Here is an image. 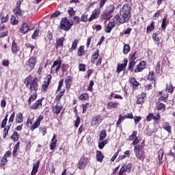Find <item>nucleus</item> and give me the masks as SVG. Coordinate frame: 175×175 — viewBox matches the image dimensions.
<instances>
[{
	"instance_id": "obj_1",
	"label": "nucleus",
	"mask_w": 175,
	"mask_h": 175,
	"mask_svg": "<svg viewBox=\"0 0 175 175\" xmlns=\"http://www.w3.org/2000/svg\"><path fill=\"white\" fill-rule=\"evenodd\" d=\"M131 6L129 4H124L122 8L120 10V16L119 17V23L120 24H124L129 21V17H131Z\"/></svg>"
},
{
	"instance_id": "obj_2",
	"label": "nucleus",
	"mask_w": 175,
	"mask_h": 175,
	"mask_svg": "<svg viewBox=\"0 0 175 175\" xmlns=\"http://www.w3.org/2000/svg\"><path fill=\"white\" fill-rule=\"evenodd\" d=\"M134 152L136 158L139 159V161H142V162L146 159V152H144V148H143V146L140 145L134 146Z\"/></svg>"
},
{
	"instance_id": "obj_3",
	"label": "nucleus",
	"mask_w": 175,
	"mask_h": 175,
	"mask_svg": "<svg viewBox=\"0 0 175 175\" xmlns=\"http://www.w3.org/2000/svg\"><path fill=\"white\" fill-rule=\"evenodd\" d=\"M73 25V21L69 20L68 18H63L60 22V29L63 31H69Z\"/></svg>"
},
{
	"instance_id": "obj_4",
	"label": "nucleus",
	"mask_w": 175,
	"mask_h": 175,
	"mask_svg": "<svg viewBox=\"0 0 175 175\" xmlns=\"http://www.w3.org/2000/svg\"><path fill=\"white\" fill-rule=\"evenodd\" d=\"M38 62V59L35 56L31 57L26 62H25V68L28 70V72H31V70H33L36 64Z\"/></svg>"
},
{
	"instance_id": "obj_5",
	"label": "nucleus",
	"mask_w": 175,
	"mask_h": 175,
	"mask_svg": "<svg viewBox=\"0 0 175 175\" xmlns=\"http://www.w3.org/2000/svg\"><path fill=\"white\" fill-rule=\"evenodd\" d=\"M62 64V61L60 60V59H57L56 61H55L51 68V73H53L54 72L55 73H58V71L59 69H61Z\"/></svg>"
},
{
	"instance_id": "obj_6",
	"label": "nucleus",
	"mask_w": 175,
	"mask_h": 175,
	"mask_svg": "<svg viewBox=\"0 0 175 175\" xmlns=\"http://www.w3.org/2000/svg\"><path fill=\"white\" fill-rule=\"evenodd\" d=\"M114 12V6L110 5L107 9V11L103 14V18H105V20L109 21L113 16L111 15V13Z\"/></svg>"
},
{
	"instance_id": "obj_7",
	"label": "nucleus",
	"mask_w": 175,
	"mask_h": 175,
	"mask_svg": "<svg viewBox=\"0 0 175 175\" xmlns=\"http://www.w3.org/2000/svg\"><path fill=\"white\" fill-rule=\"evenodd\" d=\"M20 6H21V1H18L13 10L14 14H16L17 17H23V11H21Z\"/></svg>"
},
{
	"instance_id": "obj_8",
	"label": "nucleus",
	"mask_w": 175,
	"mask_h": 175,
	"mask_svg": "<svg viewBox=\"0 0 175 175\" xmlns=\"http://www.w3.org/2000/svg\"><path fill=\"white\" fill-rule=\"evenodd\" d=\"M88 165V157H81L78 163V168L81 170L84 169Z\"/></svg>"
},
{
	"instance_id": "obj_9",
	"label": "nucleus",
	"mask_w": 175,
	"mask_h": 175,
	"mask_svg": "<svg viewBox=\"0 0 175 175\" xmlns=\"http://www.w3.org/2000/svg\"><path fill=\"white\" fill-rule=\"evenodd\" d=\"M126 65H128V59L124 58L122 64H118L116 72L117 73H121L123 70H125V68H126Z\"/></svg>"
},
{
	"instance_id": "obj_10",
	"label": "nucleus",
	"mask_w": 175,
	"mask_h": 175,
	"mask_svg": "<svg viewBox=\"0 0 175 175\" xmlns=\"http://www.w3.org/2000/svg\"><path fill=\"white\" fill-rule=\"evenodd\" d=\"M42 121H43V116L40 115L37 119V120L33 123L31 127V131H35V129H36L37 128H39V126H40V122H42Z\"/></svg>"
},
{
	"instance_id": "obj_11",
	"label": "nucleus",
	"mask_w": 175,
	"mask_h": 175,
	"mask_svg": "<svg viewBox=\"0 0 175 175\" xmlns=\"http://www.w3.org/2000/svg\"><path fill=\"white\" fill-rule=\"evenodd\" d=\"M51 81V75H47L42 83V91H47V88Z\"/></svg>"
},
{
	"instance_id": "obj_12",
	"label": "nucleus",
	"mask_w": 175,
	"mask_h": 175,
	"mask_svg": "<svg viewBox=\"0 0 175 175\" xmlns=\"http://www.w3.org/2000/svg\"><path fill=\"white\" fill-rule=\"evenodd\" d=\"M99 14H100V9L96 8L94 11H92V15L90 18L88 19L89 21H92V20L98 18V17H99Z\"/></svg>"
},
{
	"instance_id": "obj_13",
	"label": "nucleus",
	"mask_w": 175,
	"mask_h": 175,
	"mask_svg": "<svg viewBox=\"0 0 175 175\" xmlns=\"http://www.w3.org/2000/svg\"><path fill=\"white\" fill-rule=\"evenodd\" d=\"M39 90V85L38 84V78H33V83L30 85V91H34L36 92Z\"/></svg>"
},
{
	"instance_id": "obj_14",
	"label": "nucleus",
	"mask_w": 175,
	"mask_h": 175,
	"mask_svg": "<svg viewBox=\"0 0 175 175\" xmlns=\"http://www.w3.org/2000/svg\"><path fill=\"white\" fill-rule=\"evenodd\" d=\"M102 116L100 115L93 116L92 120H91V124L93 126L98 125L99 122H102Z\"/></svg>"
},
{
	"instance_id": "obj_15",
	"label": "nucleus",
	"mask_w": 175,
	"mask_h": 175,
	"mask_svg": "<svg viewBox=\"0 0 175 175\" xmlns=\"http://www.w3.org/2000/svg\"><path fill=\"white\" fill-rule=\"evenodd\" d=\"M146 68V62L141 61L139 64L137 66V68L135 69V73H139V72H142L144 69Z\"/></svg>"
},
{
	"instance_id": "obj_16",
	"label": "nucleus",
	"mask_w": 175,
	"mask_h": 175,
	"mask_svg": "<svg viewBox=\"0 0 175 175\" xmlns=\"http://www.w3.org/2000/svg\"><path fill=\"white\" fill-rule=\"evenodd\" d=\"M118 103L114 101H109L107 104V109L109 110H113V109H117L118 107Z\"/></svg>"
},
{
	"instance_id": "obj_17",
	"label": "nucleus",
	"mask_w": 175,
	"mask_h": 175,
	"mask_svg": "<svg viewBox=\"0 0 175 175\" xmlns=\"http://www.w3.org/2000/svg\"><path fill=\"white\" fill-rule=\"evenodd\" d=\"M40 165V161H38L37 163L33 164V168L31 170V175H36L38 170H39V166Z\"/></svg>"
},
{
	"instance_id": "obj_18",
	"label": "nucleus",
	"mask_w": 175,
	"mask_h": 175,
	"mask_svg": "<svg viewBox=\"0 0 175 175\" xmlns=\"http://www.w3.org/2000/svg\"><path fill=\"white\" fill-rule=\"evenodd\" d=\"M42 100H38L31 107L32 110H38V109H42Z\"/></svg>"
},
{
	"instance_id": "obj_19",
	"label": "nucleus",
	"mask_w": 175,
	"mask_h": 175,
	"mask_svg": "<svg viewBox=\"0 0 175 175\" xmlns=\"http://www.w3.org/2000/svg\"><path fill=\"white\" fill-rule=\"evenodd\" d=\"M57 142H58V140L57 139V135L54 134L51 140V144L50 145V148L51 150H54V148L57 147Z\"/></svg>"
},
{
	"instance_id": "obj_20",
	"label": "nucleus",
	"mask_w": 175,
	"mask_h": 175,
	"mask_svg": "<svg viewBox=\"0 0 175 175\" xmlns=\"http://www.w3.org/2000/svg\"><path fill=\"white\" fill-rule=\"evenodd\" d=\"M146 93H142L140 95L138 96L137 104L140 105L142 103H144V102L146 100Z\"/></svg>"
},
{
	"instance_id": "obj_21",
	"label": "nucleus",
	"mask_w": 175,
	"mask_h": 175,
	"mask_svg": "<svg viewBox=\"0 0 175 175\" xmlns=\"http://www.w3.org/2000/svg\"><path fill=\"white\" fill-rule=\"evenodd\" d=\"M152 39L157 46H159V41L161 40V37L159 36V32L153 33Z\"/></svg>"
},
{
	"instance_id": "obj_22",
	"label": "nucleus",
	"mask_w": 175,
	"mask_h": 175,
	"mask_svg": "<svg viewBox=\"0 0 175 175\" xmlns=\"http://www.w3.org/2000/svg\"><path fill=\"white\" fill-rule=\"evenodd\" d=\"M148 79L150 80L154 87H155V73L154 72V71H150L149 72V75L148 76Z\"/></svg>"
},
{
	"instance_id": "obj_23",
	"label": "nucleus",
	"mask_w": 175,
	"mask_h": 175,
	"mask_svg": "<svg viewBox=\"0 0 175 175\" xmlns=\"http://www.w3.org/2000/svg\"><path fill=\"white\" fill-rule=\"evenodd\" d=\"M136 53L132 55L131 58L130 59V64H129V69H132L134 65H136Z\"/></svg>"
},
{
	"instance_id": "obj_24",
	"label": "nucleus",
	"mask_w": 175,
	"mask_h": 175,
	"mask_svg": "<svg viewBox=\"0 0 175 175\" xmlns=\"http://www.w3.org/2000/svg\"><path fill=\"white\" fill-rule=\"evenodd\" d=\"M72 80H73V77H72L70 76H68L66 78L65 84H66V88H70V85L72 84Z\"/></svg>"
},
{
	"instance_id": "obj_25",
	"label": "nucleus",
	"mask_w": 175,
	"mask_h": 175,
	"mask_svg": "<svg viewBox=\"0 0 175 175\" xmlns=\"http://www.w3.org/2000/svg\"><path fill=\"white\" fill-rule=\"evenodd\" d=\"M15 121L17 124H21L23 121V116L21 112L18 113L16 116Z\"/></svg>"
},
{
	"instance_id": "obj_26",
	"label": "nucleus",
	"mask_w": 175,
	"mask_h": 175,
	"mask_svg": "<svg viewBox=\"0 0 175 175\" xmlns=\"http://www.w3.org/2000/svg\"><path fill=\"white\" fill-rule=\"evenodd\" d=\"M29 31V26L28 25V23H23L21 28V32H22V33H27Z\"/></svg>"
},
{
	"instance_id": "obj_27",
	"label": "nucleus",
	"mask_w": 175,
	"mask_h": 175,
	"mask_svg": "<svg viewBox=\"0 0 175 175\" xmlns=\"http://www.w3.org/2000/svg\"><path fill=\"white\" fill-rule=\"evenodd\" d=\"M53 110L56 114H59L61 110H62V105L59 103H57V105L54 107Z\"/></svg>"
},
{
	"instance_id": "obj_28",
	"label": "nucleus",
	"mask_w": 175,
	"mask_h": 175,
	"mask_svg": "<svg viewBox=\"0 0 175 175\" xmlns=\"http://www.w3.org/2000/svg\"><path fill=\"white\" fill-rule=\"evenodd\" d=\"M19 148H20V142H18L14 147V150L12 152L13 157H17V155H18Z\"/></svg>"
},
{
	"instance_id": "obj_29",
	"label": "nucleus",
	"mask_w": 175,
	"mask_h": 175,
	"mask_svg": "<svg viewBox=\"0 0 175 175\" xmlns=\"http://www.w3.org/2000/svg\"><path fill=\"white\" fill-rule=\"evenodd\" d=\"M130 83L132 84L133 88H136L137 87H139V83L136 81V78L135 77H131L129 79Z\"/></svg>"
},
{
	"instance_id": "obj_30",
	"label": "nucleus",
	"mask_w": 175,
	"mask_h": 175,
	"mask_svg": "<svg viewBox=\"0 0 175 175\" xmlns=\"http://www.w3.org/2000/svg\"><path fill=\"white\" fill-rule=\"evenodd\" d=\"M10 155H12V152H10V151L8 150L5 152L3 159L1 160V165H5V163L8 162V159L6 158L9 157Z\"/></svg>"
},
{
	"instance_id": "obj_31",
	"label": "nucleus",
	"mask_w": 175,
	"mask_h": 175,
	"mask_svg": "<svg viewBox=\"0 0 175 175\" xmlns=\"http://www.w3.org/2000/svg\"><path fill=\"white\" fill-rule=\"evenodd\" d=\"M79 43V40H75L72 42L71 48L69 49V53H72L74 50H76L77 49V44Z\"/></svg>"
},
{
	"instance_id": "obj_32",
	"label": "nucleus",
	"mask_w": 175,
	"mask_h": 175,
	"mask_svg": "<svg viewBox=\"0 0 175 175\" xmlns=\"http://www.w3.org/2000/svg\"><path fill=\"white\" fill-rule=\"evenodd\" d=\"M0 17H1L2 24H3V23L8 22V20H9V16H8V14H2L1 13V14H0Z\"/></svg>"
},
{
	"instance_id": "obj_33",
	"label": "nucleus",
	"mask_w": 175,
	"mask_h": 175,
	"mask_svg": "<svg viewBox=\"0 0 175 175\" xmlns=\"http://www.w3.org/2000/svg\"><path fill=\"white\" fill-rule=\"evenodd\" d=\"M33 83V77L29 76L25 79V85H31Z\"/></svg>"
},
{
	"instance_id": "obj_34",
	"label": "nucleus",
	"mask_w": 175,
	"mask_h": 175,
	"mask_svg": "<svg viewBox=\"0 0 175 175\" xmlns=\"http://www.w3.org/2000/svg\"><path fill=\"white\" fill-rule=\"evenodd\" d=\"M163 129L165 131H167L169 133H172V126H170V124H169L168 122H165L163 126Z\"/></svg>"
},
{
	"instance_id": "obj_35",
	"label": "nucleus",
	"mask_w": 175,
	"mask_h": 175,
	"mask_svg": "<svg viewBox=\"0 0 175 175\" xmlns=\"http://www.w3.org/2000/svg\"><path fill=\"white\" fill-rule=\"evenodd\" d=\"M64 40H65L64 37H62L57 40L56 49H58V47H62V46H64Z\"/></svg>"
},
{
	"instance_id": "obj_36",
	"label": "nucleus",
	"mask_w": 175,
	"mask_h": 175,
	"mask_svg": "<svg viewBox=\"0 0 175 175\" xmlns=\"http://www.w3.org/2000/svg\"><path fill=\"white\" fill-rule=\"evenodd\" d=\"M18 46H17V44L16 42H12V51L13 54H17L18 53Z\"/></svg>"
},
{
	"instance_id": "obj_37",
	"label": "nucleus",
	"mask_w": 175,
	"mask_h": 175,
	"mask_svg": "<svg viewBox=\"0 0 175 175\" xmlns=\"http://www.w3.org/2000/svg\"><path fill=\"white\" fill-rule=\"evenodd\" d=\"M36 98H38V93H34L33 95H31L29 98L28 105H31L32 102L36 100Z\"/></svg>"
},
{
	"instance_id": "obj_38",
	"label": "nucleus",
	"mask_w": 175,
	"mask_h": 175,
	"mask_svg": "<svg viewBox=\"0 0 175 175\" xmlns=\"http://www.w3.org/2000/svg\"><path fill=\"white\" fill-rule=\"evenodd\" d=\"M107 144V139H105L104 141H99L98 140V148L100 150H103L105 146Z\"/></svg>"
},
{
	"instance_id": "obj_39",
	"label": "nucleus",
	"mask_w": 175,
	"mask_h": 175,
	"mask_svg": "<svg viewBox=\"0 0 175 175\" xmlns=\"http://www.w3.org/2000/svg\"><path fill=\"white\" fill-rule=\"evenodd\" d=\"M96 159L98 162H102L103 161V154H102V152L99 150L96 151Z\"/></svg>"
},
{
	"instance_id": "obj_40",
	"label": "nucleus",
	"mask_w": 175,
	"mask_h": 175,
	"mask_svg": "<svg viewBox=\"0 0 175 175\" xmlns=\"http://www.w3.org/2000/svg\"><path fill=\"white\" fill-rule=\"evenodd\" d=\"M10 126H11V124L8 125L4 129V130H3V139H6V137H8V135H9V129H10Z\"/></svg>"
},
{
	"instance_id": "obj_41",
	"label": "nucleus",
	"mask_w": 175,
	"mask_h": 175,
	"mask_svg": "<svg viewBox=\"0 0 175 175\" xmlns=\"http://www.w3.org/2000/svg\"><path fill=\"white\" fill-rule=\"evenodd\" d=\"M113 28H114V24H113V23L111 22H109L106 28L107 33H110V32H111V29H113Z\"/></svg>"
},
{
	"instance_id": "obj_42",
	"label": "nucleus",
	"mask_w": 175,
	"mask_h": 175,
	"mask_svg": "<svg viewBox=\"0 0 175 175\" xmlns=\"http://www.w3.org/2000/svg\"><path fill=\"white\" fill-rule=\"evenodd\" d=\"M107 136V134L106 133V131H103L100 133V138L98 141L100 142H105V139H106V137Z\"/></svg>"
},
{
	"instance_id": "obj_43",
	"label": "nucleus",
	"mask_w": 175,
	"mask_h": 175,
	"mask_svg": "<svg viewBox=\"0 0 175 175\" xmlns=\"http://www.w3.org/2000/svg\"><path fill=\"white\" fill-rule=\"evenodd\" d=\"M157 107L158 110H163V111H165V109H166V106H165V104L161 102H158L157 103Z\"/></svg>"
},
{
	"instance_id": "obj_44",
	"label": "nucleus",
	"mask_w": 175,
	"mask_h": 175,
	"mask_svg": "<svg viewBox=\"0 0 175 175\" xmlns=\"http://www.w3.org/2000/svg\"><path fill=\"white\" fill-rule=\"evenodd\" d=\"M152 120L156 124H158V122H159V120H161V116H159V113H156L155 115L152 113Z\"/></svg>"
},
{
	"instance_id": "obj_45",
	"label": "nucleus",
	"mask_w": 175,
	"mask_h": 175,
	"mask_svg": "<svg viewBox=\"0 0 175 175\" xmlns=\"http://www.w3.org/2000/svg\"><path fill=\"white\" fill-rule=\"evenodd\" d=\"M154 28H155L154 22H152L150 26H148L147 27V33H150L154 31Z\"/></svg>"
},
{
	"instance_id": "obj_46",
	"label": "nucleus",
	"mask_w": 175,
	"mask_h": 175,
	"mask_svg": "<svg viewBox=\"0 0 175 175\" xmlns=\"http://www.w3.org/2000/svg\"><path fill=\"white\" fill-rule=\"evenodd\" d=\"M19 137L20 135H18L17 132H14L12 136L11 137V139H12L14 142H18Z\"/></svg>"
},
{
	"instance_id": "obj_47",
	"label": "nucleus",
	"mask_w": 175,
	"mask_h": 175,
	"mask_svg": "<svg viewBox=\"0 0 175 175\" xmlns=\"http://www.w3.org/2000/svg\"><path fill=\"white\" fill-rule=\"evenodd\" d=\"M137 131H135L133 132V134L129 137V140L132 142L135 140L136 137H137Z\"/></svg>"
},
{
	"instance_id": "obj_48",
	"label": "nucleus",
	"mask_w": 175,
	"mask_h": 175,
	"mask_svg": "<svg viewBox=\"0 0 175 175\" xmlns=\"http://www.w3.org/2000/svg\"><path fill=\"white\" fill-rule=\"evenodd\" d=\"M11 24L13 25H17L18 24V19L16 16H12L11 18Z\"/></svg>"
},
{
	"instance_id": "obj_49",
	"label": "nucleus",
	"mask_w": 175,
	"mask_h": 175,
	"mask_svg": "<svg viewBox=\"0 0 175 175\" xmlns=\"http://www.w3.org/2000/svg\"><path fill=\"white\" fill-rule=\"evenodd\" d=\"M131 51V47L128 44H124L123 53L124 54H128Z\"/></svg>"
},
{
	"instance_id": "obj_50",
	"label": "nucleus",
	"mask_w": 175,
	"mask_h": 175,
	"mask_svg": "<svg viewBox=\"0 0 175 175\" xmlns=\"http://www.w3.org/2000/svg\"><path fill=\"white\" fill-rule=\"evenodd\" d=\"M88 15L85 14H83L81 17V21H83V23H87L88 21Z\"/></svg>"
},
{
	"instance_id": "obj_51",
	"label": "nucleus",
	"mask_w": 175,
	"mask_h": 175,
	"mask_svg": "<svg viewBox=\"0 0 175 175\" xmlns=\"http://www.w3.org/2000/svg\"><path fill=\"white\" fill-rule=\"evenodd\" d=\"M83 54H84V47L83 46H81L78 49V55L79 57H81V55H83Z\"/></svg>"
},
{
	"instance_id": "obj_52",
	"label": "nucleus",
	"mask_w": 175,
	"mask_h": 175,
	"mask_svg": "<svg viewBox=\"0 0 175 175\" xmlns=\"http://www.w3.org/2000/svg\"><path fill=\"white\" fill-rule=\"evenodd\" d=\"M68 14L70 16H75V14H76V11L73 10V8L71 7L68 8Z\"/></svg>"
},
{
	"instance_id": "obj_53",
	"label": "nucleus",
	"mask_w": 175,
	"mask_h": 175,
	"mask_svg": "<svg viewBox=\"0 0 175 175\" xmlns=\"http://www.w3.org/2000/svg\"><path fill=\"white\" fill-rule=\"evenodd\" d=\"M167 98H168V95L167 94H165L164 96H161L159 98V100L160 102H167Z\"/></svg>"
},
{
	"instance_id": "obj_54",
	"label": "nucleus",
	"mask_w": 175,
	"mask_h": 175,
	"mask_svg": "<svg viewBox=\"0 0 175 175\" xmlns=\"http://www.w3.org/2000/svg\"><path fill=\"white\" fill-rule=\"evenodd\" d=\"M58 16H61V12L56 11L51 15V18H55L58 17Z\"/></svg>"
},
{
	"instance_id": "obj_55",
	"label": "nucleus",
	"mask_w": 175,
	"mask_h": 175,
	"mask_svg": "<svg viewBox=\"0 0 175 175\" xmlns=\"http://www.w3.org/2000/svg\"><path fill=\"white\" fill-rule=\"evenodd\" d=\"M167 90H168V92H173L174 91V87H173V85L172 83H170L169 85H167Z\"/></svg>"
},
{
	"instance_id": "obj_56",
	"label": "nucleus",
	"mask_w": 175,
	"mask_h": 175,
	"mask_svg": "<svg viewBox=\"0 0 175 175\" xmlns=\"http://www.w3.org/2000/svg\"><path fill=\"white\" fill-rule=\"evenodd\" d=\"M7 124H8V115L5 116V118L2 121L1 128H5Z\"/></svg>"
},
{
	"instance_id": "obj_57",
	"label": "nucleus",
	"mask_w": 175,
	"mask_h": 175,
	"mask_svg": "<svg viewBox=\"0 0 175 175\" xmlns=\"http://www.w3.org/2000/svg\"><path fill=\"white\" fill-rule=\"evenodd\" d=\"M39 32H40L39 29L36 28L34 33H33L32 39H36V37L39 36Z\"/></svg>"
},
{
	"instance_id": "obj_58",
	"label": "nucleus",
	"mask_w": 175,
	"mask_h": 175,
	"mask_svg": "<svg viewBox=\"0 0 175 175\" xmlns=\"http://www.w3.org/2000/svg\"><path fill=\"white\" fill-rule=\"evenodd\" d=\"M126 118H125L124 116H122V115H120L119 116V119L117 122V125H120V124H121V122H122V121H124V120H125Z\"/></svg>"
},
{
	"instance_id": "obj_59",
	"label": "nucleus",
	"mask_w": 175,
	"mask_h": 175,
	"mask_svg": "<svg viewBox=\"0 0 175 175\" xmlns=\"http://www.w3.org/2000/svg\"><path fill=\"white\" fill-rule=\"evenodd\" d=\"M139 143H140V137H137L135 139H133V146H135V147H136L137 144H139Z\"/></svg>"
},
{
	"instance_id": "obj_60",
	"label": "nucleus",
	"mask_w": 175,
	"mask_h": 175,
	"mask_svg": "<svg viewBox=\"0 0 175 175\" xmlns=\"http://www.w3.org/2000/svg\"><path fill=\"white\" fill-rule=\"evenodd\" d=\"M133 118L135 121V125H137V123L140 122V120H142V117L140 116H134Z\"/></svg>"
},
{
	"instance_id": "obj_61",
	"label": "nucleus",
	"mask_w": 175,
	"mask_h": 175,
	"mask_svg": "<svg viewBox=\"0 0 175 175\" xmlns=\"http://www.w3.org/2000/svg\"><path fill=\"white\" fill-rule=\"evenodd\" d=\"M33 122V116L31 118H29L27 121L26 125L27 126H31L32 125V122Z\"/></svg>"
},
{
	"instance_id": "obj_62",
	"label": "nucleus",
	"mask_w": 175,
	"mask_h": 175,
	"mask_svg": "<svg viewBox=\"0 0 175 175\" xmlns=\"http://www.w3.org/2000/svg\"><path fill=\"white\" fill-rule=\"evenodd\" d=\"M80 72H85V64H81L79 66Z\"/></svg>"
},
{
	"instance_id": "obj_63",
	"label": "nucleus",
	"mask_w": 175,
	"mask_h": 175,
	"mask_svg": "<svg viewBox=\"0 0 175 175\" xmlns=\"http://www.w3.org/2000/svg\"><path fill=\"white\" fill-rule=\"evenodd\" d=\"M75 126L76 128H79V125H80V117L77 116V119L75 121Z\"/></svg>"
},
{
	"instance_id": "obj_64",
	"label": "nucleus",
	"mask_w": 175,
	"mask_h": 175,
	"mask_svg": "<svg viewBox=\"0 0 175 175\" xmlns=\"http://www.w3.org/2000/svg\"><path fill=\"white\" fill-rule=\"evenodd\" d=\"M94 81H90L88 90L90 91L91 92H92V91H93L92 87H94Z\"/></svg>"
}]
</instances>
